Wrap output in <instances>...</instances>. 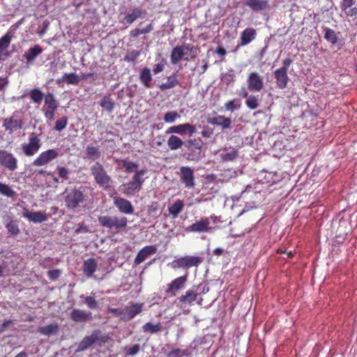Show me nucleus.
<instances>
[{"label":"nucleus","mask_w":357,"mask_h":357,"mask_svg":"<svg viewBox=\"0 0 357 357\" xmlns=\"http://www.w3.org/2000/svg\"><path fill=\"white\" fill-rule=\"evenodd\" d=\"M86 197L83 186L67 188L63 193L66 208L73 212H78L85 206Z\"/></svg>","instance_id":"f257e3e1"},{"label":"nucleus","mask_w":357,"mask_h":357,"mask_svg":"<svg viewBox=\"0 0 357 357\" xmlns=\"http://www.w3.org/2000/svg\"><path fill=\"white\" fill-rule=\"evenodd\" d=\"M91 174L93 176L95 182L104 189H109L112 182V178L107 174L103 165L96 162L90 167Z\"/></svg>","instance_id":"f03ea898"},{"label":"nucleus","mask_w":357,"mask_h":357,"mask_svg":"<svg viewBox=\"0 0 357 357\" xmlns=\"http://www.w3.org/2000/svg\"><path fill=\"white\" fill-rule=\"evenodd\" d=\"M146 172V170L144 169L137 171L132 176L131 181L121 186V192L129 197L135 195L136 192L142 189V184L144 182V178L142 176Z\"/></svg>","instance_id":"7ed1b4c3"},{"label":"nucleus","mask_w":357,"mask_h":357,"mask_svg":"<svg viewBox=\"0 0 357 357\" xmlns=\"http://www.w3.org/2000/svg\"><path fill=\"white\" fill-rule=\"evenodd\" d=\"M196 47L190 44H183L174 47L170 54V60L172 64H177L181 60L189 61L188 57H184L188 52L191 54V59L196 57Z\"/></svg>","instance_id":"20e7f679"},{"label":"nucleus","mask_w":357,"mask_h":357,"mask_svg":"<svg viewBox=\"0 0 357 357\" xmlns=\"http://www.w3.org/2000/svg\"><path fill=\"white\" fill-rule=\"evenodd\" d=\"M107 340V335H102L101 331L98 329L94 330L90 335H86L82 340L78 344L76 352L85 351L95 343L105 344Z\"/></svg>","instance_id":"39448f33"},{"label":"nucleus","mask_w":357,"mask_h":357,"mask_svg":"<svg viewBox=\"0 0 357 357\" xmlns=\"http://www.w3.org/2000/svg\"><path fill=\"white\" fill-rule=\"evenodd\" d=\"M98 222L104 227L116 230L125 228L128 224V220L126 217L110 215L99 216Z\"/></svg>","instance_id":"423d86ee"},{"label":"nucleus","mask_w":357,"mask_h":357,"mask_svg":"<svg viewBox=\"0 0 357 357\" xmlns=\"http://www.w3.org/2000/svg\"><path fill=\"white\" fill-rule=\"evenodd\" d=\"M204 261V258L198 256H185L175 259L171 266L174 269L183 268L188 270L191 267L199 266Z\"/></svg>","instance_id":"0eeeda50"},{"label":"nucleus","mask_w":357,"mask_h":357,"mask_svg":"<svg viewBox=\"0 0 357 357\" xmlns=\"http://www.w3.org/2000/svg\"><path fill=\"white\" fill-rule=\"evenodd\" d=\"M291 63V59H286L282 62V66L274 71L273 75L276 80V84L281 89L286 88L289 81L287 72Z\"/></svg>","instance_id":"6e6552de"},{"label":"nucleus","mask_w":357,"mask_h":357,"mask_svg":"<svg viewBox=\"0 0 357 357\" xmlns=\"http://www.w3.org/2000/svg\"><path fill=\"white\" fill-rule=\"evenodd\" d=\"M41 146L40 139L38 135L35 132H32L29 135V142L27 144H23L22 149L23 153L26 156H32L35 155Z\"/></svg>","instance_id":"1a4fd4ad"},{"label":"nucleus","mask_w":357,"mask_h":357,"mask_svg":"<svg viewBox=\"0 0 357 357\" xmlns=\"http://www.w3.org/2000/svg\"><path fill=\"white\" fill-rule=\"evenodd\" d=\"M18 114V112H15L10 117L3 119V127L6 131H9L10 133L23 128V119Z\"/></svg>","instance_id":"9d476101"},{"label":"nucleus","mask_w":357,"mask_h":357,"mask_svg":"<svg viewBox=\"0 0 357 357\" xmlns=\"http://www.w3.org/2000/svg\"><path fill=\"white\" fill-rule=\"evenodd\" d=\"M0 165L10 172L17 169V160L14 155L6 150H0Z\"/></svg>","instance_id":"9b49d317"},{"label":"nucleus","mask_w":357,"mask_h":357,"mask_svg":"<svg viewBox=\"0 0 357 357\" xmlns=\"http://www.w3.org/2000/svg\"><path fill=\"white\" fill-rule=\"evenodd\" d=\"M196 131V126L195 125L185 123L170 126L166 130L165 133H175L181 135H188L190 137L193 135Z\"/></svg>","instance_id":"f8f14e48"},{"label":"nucleus","mask_w":357,"mask_h":357,"mask_svg":"<svg viewBox=\"0 0 357 357\" xmlns=\"http://www.w3.org/2000/svg\"><path fill=\"white\" fill-rule=\"evenodd\" d=\"M59 156V152L55 149H48L41 152L33 160V165L44 166L56 159Z\"/></svg>","instance_id":"ddd939ff"},{"label":"nucleus","mask_w":357,"mask_h":357,"mask_svg":"<svg viewBox=\"0 0 357 357\" xmlns=\"http://www.w3.org/2000/svg\"><path fill=\"white\" fill-rule=\"evenodd\" d=\"M248 89L252 92H259L264 88L262 77L257 72L250 73L247 79Z\"/></svg>","instance_id":"4468645a"},{"label":"nucleus","mask_w":357,"mask_h":357,"mask_svg":"<svg viewBox=\"0 0 357 357\" xmlns=\"http://www.w3.org/2000/svg\"><path fill=\"white\" fill-rule=\"evenodd\" d=\"M143 310L142 303H132L123 309L121 320L128 321L132 319L137 314H140Z\"/></svg>","instance_id":"2eb2a0df"},{"label":"nucleus","mask_w":357,"mask_h":357,"mask_svg":"<svg viewBox=\"0 0 357 357\" xmlns=\"http://www.w3.org/2000/svg\"><path fill=\"white\" fill-rule=\"evenodd\" d=\"M187 279L188 275H185L183 276L177 277L173 280L172 282L167 284V289L165 290L166 294L170 296H175L176 295V292L184 287Z\"/></svg>","instance_id":"dca6fc26"},{"label":"nucleus","mask_w":357,"mask_h":357,"mask_svg":"<svg viewBox=\"0 0 357 357\" xmlns=\"http://www.w3.org/2000/svg\"><path fill=\"white\" fill-rule=\"evenodd\" d=\"M181 181L187 188H193L195 187V176L193 170L191 167L185 166L181 167Z\"/></svg>","instance_id":"f3484780"},{"label":"nucleus","mask_w":357,"mask_h":357,"mask_svg":"<svg viewBox=\"0 0 357 357\" xmlns=\"http://www.w3.org/2000/svg\"><path fill=\"white\" fill-rule=\"evenodd\" d=\"M114 204L119 209V211L125 214H132L134 212V207L131 202L122 197H114Z\"/></svg>","instance_id":"a211bd4d"},{"label":"nucleus","mask_w":357,"mask_h":357,"mask_svg":"<svg viewBox=\"0 0 357 357\" xmlns=\"http://www.w3.org/2000/svg\"><path fill=\"white\" fill-rule=\"evenodd\" d=\"M210 220L208 218H202L190 225L187 230L192 232H208L211 229L209 227Z\"/></svg>","instance_id":"6ab92c4d"},{"label":"nucleus","mask_w":357,"mask_h":357,"mask_svg":"<svg viewBox=\"0 0 357 357\" xmlns=\"http://www.w3.org/2000/svg\"><path fill=\"white\" fill-rule=\"evenodd\" d=\"M70 319L75 322H86L92 319V313L89 311L73 309L70 314Z\"/></svg>","instance_id":"aec40b11"},{"label":"nucleus","mask_w":357,"mask_h":357,"mask_svg":"<svg viewBox=\"0 0 357 357\" xmlns=\"http://www.w3.org/2000/svg\"><path fill=\"white\" fill-rule=\"evenodd\" d=\"M157 248L155 245H147L141 249L135 259V264L138 265L142 263L149 255L155 254Z\"/></svg>","instance_id":"412c9836"},{"label":"nucleus","mask_w":357,"mask_h":357,"mask_svg":"<svg viewBox=\"0 0 357 357\" xmlns=\"http://www.w3.org/2000/svg\"><path fill=\"white\" fill-rule=\"evenodd\" d=\"M23 217L26 218L29 221L33 222L34 223H41L47 220V215L45 212H32L27 209L23 212Z\"/></svg>","instance_id":"4be33fe9"},{"label":"nucleus","mask_w":357,"mask_h":357,"mask_svg":"<svg viewBox=\"0 0 357 357\" xmlns=\"http://www.w3.org/2000/svg\"><path fill=\"white\" fill-rule=\"evenodd\" d=\"M203 144V141L199 137L190 139L185 142V146L190 151V153H188V159L191 160H197L198 158L194 157L192 149L194 148L200 151Z\"/></svg>","instance_id":"5701e85b"},{"label":"nucleus","mask_w":357,"mask_h":357,"mask_svg":"<svg viewBox=\"0 0 357 357\" xmlns=\"http://www.w3.org/2000/svg\"><path fill=\"white\" fill-rule=\"evenodd\" d=\"M207 122L211 125L221 126L222 129H228L231 125V119L222 115L210 117L207 119Z\"/></svg>","instance_id":"b1692460"},{"label":"nucleus","mask_w":357,"mask_h":357,"mask_svg":"<svg viewBox=\"0 0 357 357\" xmlns=\"http://www.w3.org/2000/svg\"><path fill=\"white\" fill-rule=\"evenodd\" d=\"M98 268V263L93 258H90L84 261L82 271L85 276L91 278Z\"/></svg>","instance_id":"393cba45"},{"label":"nucleus","mask_w":357,"mask_h":357,"mask_svg":"<svg viewBox=\"0 0 357 357\" xmlns=\"http://www.w3.org/2000/svg\"><path fill=\"white\" fill-rule=\"evenodd\" d=\"M257 31L255 29L248 27L243 31L240 38V45L245 46L255 39Z\"/></svg>","instance_id":"a878e982"},{"label":"nucleus","mask_w":357,"mask_h":357,"mask_svg":"<svg viewBox=\"0 0 357 357\" xmlns=\"http://www.w3.org/2000/svg\"><path fill=\"white\" fill-rule=\"evenodd\" d=\"M139 79L144 87L148 89L151 88V82L153 78L151 73V70L147 67L141 69L139 74Z\"/></svg>","instance_id":"bb28decb"},{"label":"nucleus","mask_w":357,"mask_h":357,"mask_svg":"<svg viewBox=\"0 0 357 357\" xmlns=\"http://www.w3.org/2000/svg\"><path fill=\"white\" fill-rule=\"evenodd\" d=\"M80 82V78L79 76L74 73H65L63 75L56 80L57 84H61V83H66L67 84H73L78 85Z\"/></svg>","instance_id":"cd10ccee"},{"label":"nucleus","mask_w":357,"mask_h":357,"mask_svg":"<svg viewBox=\"0 0 357 357\" xmlns=\"http://www.w3.org/2000/svg\"><path fill=\"white\" fill-rule=\"evenodd\" d=\"M245 5L253 11H261L268 8V0H247Z\"/></svg>","instance_id":"c85d7f7f"},{"label":"nucleus","mask_w":357,"mask_h":357,"mask_svg":"<svg viewBox=\"0 0 357 357\" xmlns=\"http://www.w3.org/2000/svg\"><path fill=\"white\" fill-rule=\"evenodd\" d=\"M43 52V48L39 45L30 47L23 55L27 63H31L39 54Z\"/></svg>","instance_id":"c756f323"},{"label":"nucleus","mask_w":357,"mask_h":357,"mask_svg":"<svg viewBox=\"0 0 357 357\" xmlns=\"http://www.w3.org/2000/svg\"><path fill=\"white\" fill-rule=\"evenodd\" d=\"M12 40V36L10 32H7L0 38V54L3 56L8 57L10 56L8 52H4L9 47Z\"/></svg>","instance_id":"7c9ffc66"},{"label":"nucleus","mask_w":357,"mask_h":357,"mask_svg":"<svg viewBox=\"0 0 357 357\" xmlns=\"http://www.w3.org/2000/svg\"><path fill=\"white\" fill-rule=\"evenodd\" d=\"M142 15V10L139 8H135L132 9L131 13L126 15L122 20L120 21L121 23L126 24H131L133 23L137 19L140 17Z\"/></svg>","instance_id":"2f4dec72"},{"label":"nucleus","mask_w":357,"mask_h":357,"mask_svg":"<svg viewBox=\"0 0 357 357\" xmlns=\"http://www.w3.org/2000/svg\"><path fill=\"white\" fill-rule=\"evenodd\" d=\"M198 294L192 289H188L185 294L178 297L179 302L182 304L192 305L197 300Z\"/></svg>","instance_id":"473e14b6"},{"label":"nucleus","mask_w":357,"mask_h":357,"mask_svg":"<svg viewBox=\"0 0 357 357\" xmlns=\"http://www.w3.org/2000/svg\"><path fill=\"white\" fill-rule=\"evenodd\" d=\"M185 142L178 136L172 135L167 139V146L172 151L181 149Z\"/></svg>","instance_id":"72a5a7b5"},{"label":"nucleus","mask_w":357,"mask_h":357,"mask_svg":"<svg viewBox=\"0 0 357 357\" xmlns=\"http://www.w3.org/2000/svg\"><path fill=\"white\" fill-rule=\"evenodd\" d=\"M59 330V326L57 323H52L45 326L39 327L38 332L42 335L50 336L56 334Z\"/></svg>","instance_id":"f704fd0d"},{"label":"nucleus","mask_w":357,"mask_h":357,"mask_svg":"<svg viewBox=\"0 0 357 357\" xmlns=\"http://www.w3.org/2000/svg\"><path fill=\"white\" fill-rule=\"evenodd\" d=\"M184 208V203L183 200L177 199L169 208V213L174 218L178 217V214L183 211Z\"/></svg>","instance_id":"c9c22d12"},{"label":"nucleus","mask_w":357,"mask_h":357,"mask_svg":"<svg viewBox=\"0 0 357 357\" xmlns=\"http://www.w3.org/2000/svg\"><path fill=\"white\" fill-rule=\"evenodd\" d=\"M178 84V80L176 75L172 74L169 77H168L167 82L162 83V84H160L159 86V88L161 91H166L168 89H171L175 87L176 86H177Z\"/></svg>","instance_id":"e433bc0d"},{"label":"nucleus","mask_w":357,"mask_h":357,"mask_svg":"<svg viewBox=\"0 0 357 357\" xmlns=\"http://www.w3.org/2000/svg\"><path fill=\"white\" fill-rule=\"evenodd\" d=\"M44 102L45 104L43 109L59 107V102L56 100L54 94L50 92L45 95Z\"/></svg>","instance_id":"4c0bfd02"},{"label":"nucleus","mask_w":357,"mask_h":357,"mask_svg":"<svg viewBox=\"0 0 357 357\" xmlns=\"http://www.w3.org/2000/svg\"><path fill=\"white\" fill-rule=\"evenodd\" d=\"M86 155L87 158L92 160H96L100 157V152L97 147L88 146L86 149Z\"/></svg>","instance_id":"58836bf2"},{"label":"nucleus","mask_w":357,"mask_h":357,"mask_svg":"<svg viewBox=\"0 0 357 357\" xmlns=\"http://www.w3.org/2000/svg\"><path fill=\"white\" fill-rule=\"evenodd\" d=\"M142 329L144 332H149L150 333L153 334L162 330V324L160 323L153 324L151 322H148L142 326Z\"/></svg>","instance_id":"ea45409f"},{"label":"nucleus","mask_w":357,"mask_h":357,"mask_svg":"<svg viewBox=\"0 0 357 357\" xmlns=\"http://www.w3.org/2000/svg\"><path fill=\"white\" fill-rule=\"evenodd\" d=\"M6 228L7 229L8 233L13 236H17L20 232L18 224L15 220H10L7 222L6 225Z\"/></svg>","instance_id":"a19ab883"},{"label":"nucleus","mask_w":357,"mask_h":357,"mask_svg":"<svg viewBox=\"0 0 357 357\" xmlns=\"http://www.w3.org/2000/svg\"><path fill=\"white\" fill-rule=\"evenodd\" d=\"M30 98L34 103L39 104L43 99H45V95L38 89H33L30 91Z\"/></svg>","instance_id":"79ce46f5"},{"label":"nucleus","mask_w":357,"mask_h":357,"mask_svg":"<svg viewBox=\"0 0 357 357\" xmlns=\"http://www.w3.org/2000/svg\"><path fill=\"white\" fill-rule=\"evenodd\" d=\"M0 194L13 198L16 193L9 185L0 182Z\"/></svg>","instance_id":"37998d69"},{"label":"nucleus","mask_w":357,"mask_h":357,"mask_svg":"<svg viewBox=\"0 0 357 357\" xmlns=\"http://www.w3.org/2000/svg\"><path fill=\"white\" fill-rule=\"evenodd\" d=\"M241 105V100L238 98H235L227 101L225 104V109L227 111L233 112L234 110L239 109Z\"/></svg>","instance_id":"c03bdc74"},{"label":"nucleus","mask_w":357,"mask_h":357,"mask_svg":"<svg viewBox=\"0 0 357 357\" xmlns=\"http://www.w3.org/2000/svg\"><path fill=\"white\" fill-rule=\"evenodd\" d=\"M324 38L328 42L331 43L333 45L335 44L337 42V36L336 33L335 32L334 30L330 28H326L325 29Z\"/></svg>","instance_id":"a18cd8bd"},{"label":"nucleus","mask_w":357,"mask_h":357,"mask_svg":"<svg viewBox=\"0 0 357 357\" xmlns=\"http://www.w3.org/2000/svg\"><path fill=\"white\" fill-rule=\"evenodd\" d=\"M245 105L250 109H255L259 106L258 96L250 95L245 100Z\"/></svg>","instance_id":"49530a36"},{"label":"nucleus","mask_w":357,"mask_h":357,"mask_svg":"<svg viewBox=\"0 0 357 357\" xmlns=\"http://www.w3.org/2000/svg\"><path fill=\"white\" fill-rule=\"evenodd\" d=\"M68 124V118L66 116H63L61 118L58 119L54 127V130L56 131H61L66 128Z\"/></svg>","instance_id":"de8ad7c7"},{"label":"nucleus","mask_w":357,"mask_h":357,"mask_svg":"<svg viewBox=\"0 0 357 357\" xmlns=\"http://www.w3.org/2000/svg\"><path fill=\"white\" fill-rule=\"evenodd\" d=\"M180 118V115L176 111L167 112L164 117L163 120L165 123H172L175 122L178 119Z\"/></svg>","instance_id":"09e8293b"},{"label":"nucleus","mask_w":357,"mask_h":357,"mask_svg":"<svg viewBox=\"0 0 357 357\" xmlns=\"http://www.w3.org/2000/svg\"><path fill=\"white\" fill-rule=\"evenodd\" d=\"M100 105L109 112H111L114 108V102L109 98L107 97H105L101 100Z\"/></svg>","instance_id":"8fccbe9b"},{"label":"nucleus","mask_w":357,"mask_h":357,"mask_svg":"<svg viewBox=\"0 0 357 357\" xmlns=\"http://www.w3.org/2000/svg\"><path fill=\"white\" fill-rule=\"evenodd\" d=\"M122 165L123 168H125L126 172L128 173H131L135 171L138 167V165L136 162H130L126 160H123L122 161Z\"/></svg>","instance_id":"3c124183"},{"label":"nucleus","mask_w":357,"mask_h":357,"mask_svg":"<svg viewBox=\"0 0 357 357\" xmlns=\"http://www.w3.org/2000/svg\"><path fill=\"white\" fill-rule=\"evenodd\" d=\"M238 151L232 150L231 151L220 155L221 159L224 162L233 161L238 157Z\"/></svg>","instance_id":"603ef678"},{"label":"nucleus","mask_w":357,"mask_h":357,"mask_svg":"<svg viewBox=\"0 0 357 357\" xmlns=\"http://www.w3.org/2000/svg\"><path fill=\"white\" fill-rule=\"evenodd\" d=\"M84 303L89 309L96 310L98 308V301L93 296H86L84 298Z\"/></svg>","instance_id":"864d4df0"},{"label":"nucleus","mask_w":357,"mask_h":357,"mask_svg":"<svg viewBox=\"0 0 357 357\" xmlns=\"http://www.w3.org/2000/svg\"><path fill=\"white\" fill-rule=\"evenodd\" d=\"M56 170L59 178L64 181L69 179L70 170L68 168L65 167L57 166Z\"/></svg>","instance_id":"5fc2aeb1"},{"label":"nucleus","mask_w":357,"mask_h":357,"mask_svg":"<svg viewBox=\"0 0 357 357\" xmlns=\"http://www.w3.org/2000/svg\"><path fill=\"white\" fill-rule=\"evenodd\" d=\"M58 108H47L43 109L44 116L49 121H52L55 119L56 111Z\"/></svg>","instance_id":"6e6d98bb"},{"label":"nucleus","mask_w":357,"mask_h":357,"mask_svg":"<svg viewBox=\"0 0 357 357\" xmlns=\"http://www.w3.org/2000/svg\"><path fill=\"white\" fill-rule=\"evenodd\" d=\"M140 52L138 50H132L128 52L124 57V60L126 61L134 62L139 56Z\"/></svg>","instance_id":"4d7b16f0"},{"label":"nucleus","mask_w":357,"mask_h":357,"mask_svg":"<svg viewBox=\"0 0 357 357\" xmlns=\"http://www.w3.org/2000/svg\"><path fill=\"white\" fill-rule=\"evenodd\" d=\"M166 64V60L162 58L159 63L154 66V68L153 69V73L156 75L162 72L164 70Z\"/></svg>","instance_id":"13d9d810"},{"label":"nucleus","mask_w":357,"mask_h":357,"mask_svg":"<svg viewBox=\"0 0 357 357\" xmlns=\"http://www.w3.org/2000/svg\"><path fill=\"white\" fill-rule=\"evenodd\" d=\"M61 275V271L58 269L51 270L47 272V275L50 280L54 281L57 280Z\"/></svg>","instance_id":"bf43d9fd"},{"label":"nucleus","mask_w":357,"mask_h":357,"mask_svg":"<svg viewBox=\"0 0 357 357\" xmlns=\"http://www.w3.org/2000/svg\"><path fill=\"white\" fill-rule=\"evenodd\" d=\"M355 3V0H343L341 3L340 8L342 11L350 8Z\"/></svg>","instance_id":"052dcab7"},{"label":"nucleus","mask_w":357,"mask_h":357,"mask_svg":"<svg viewBox=\"0 0 357 357\" xmlns=\"http://www.w3.org/2000/svg\"><path fill=\"white\" fill-rule=\"evenodd\" d=\"M158 209V203L153 202L150 205L148 206L147 212L149 215H154Z\"/></svg>","instance_id":"680f3d73"},{"label":"nucleus","mask_w":357,"mask_h":357,"mask_svg":"<svg viewBox=\"0 0 357 357\" xmlns=\"http://www.w3.org/2000/svg\"><path fill=\"white\" fill-rule=\"evenodd\" d=\"M140 349L139 344H134L130 347L128 349L126 350V355H135L137 354Z\"/></svg>","instance_id":"e2e57ef3"},{"label":"nucleus","mask_w":357,"mask_h":357,"mask_svg":"<svg viewBox=\"0 0 357 357\" xmlns=\"http://www.w3.org/2000/svg\"><path fill=\"white\" fill-rule=\"evenodd\" d=\"M347 16L354 17L357 15V8L350 7V8L344 11Z\"/></svg>","instance_id":"0e129e2a"},{"label":"nucleus","mask_w":357,"mask_h":357,"mask_svg":"<svg viewBox=\"0 0 357 357\" xmlns=\"http://www.w3.org/2000/svg\"><path fill=\"white\" fill-rule=\"evenodd\" d=\"M201 135L204 137L208 138L213 135V130L208 127H204L203 130L201 132Z\"/></svg>","instance_id":"69168bd1"},{"label":"nucleus","mask_w":357,"mask_h":357,"mask_svg":"<svg viewBox=\"0 0 357 357\" xmlns=\"http://www.w3.org/2000/svg\"><path fill=\"white\" fill-rule=\"evenodd\" d=\"M89 231L88 227L83 224L79 225L75 231V233L78 234L80 233H87Z\"/></svg>","instance_id":"338daca9"},{"label":"nucleus","mask_w":357,"mask_h":357,"mask_svg":"<svg viewBox=\"0 0 357 357\" xmlns=\"http://www.w3.org/2000/svg\"><path fill=\"white\" fill-rule=\"evenodd\" d=\"M168 357H181V350L179 349H173L168 353Z\"/></svg>","instance_id":"774afa93"}]
</instances>
